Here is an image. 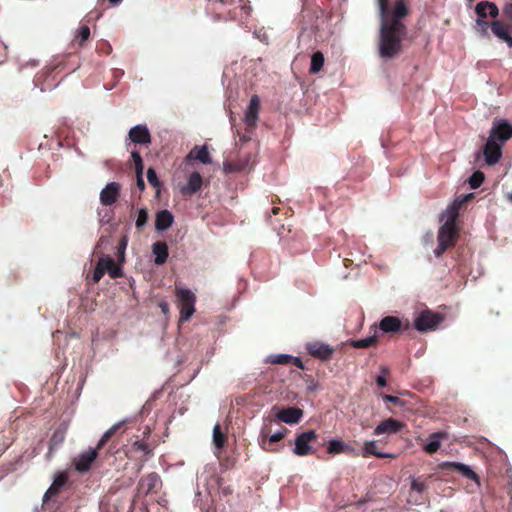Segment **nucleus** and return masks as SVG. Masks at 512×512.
<instances>
[{"instance_id": "42", "label": "nucleus", "mask_w": 512, "mask_h": 512, "mask_svg": "<svg viewBox=\"0 0 512 512\" xmlns=\"http://www.w3.org/2000/svg\"><path fill=\"white\" fill-rule=\"evenodd\" d=\"M147 221H148L147 210L145 208H142V209L139 210L138 216H137V219H136V227H137V229L141 230L146 225Z\"/></svg>"}, {"instance_id": "5", "label": "nucleus", "mask_w": 512, "mask_h": 512, "mask_svg": "<svg viewBox=\"0 0 512 512\" xmlns=\"http://www.w3.org/2000/svg\"><path fill=\"white\" fill-rule=\"evenodd\" d=\"M288 433L286 427H282L279 431L271 434V429L267 425L262 427L259 435V445L267 452H277L278 450L272 446L273 443L281 441Z\"/></svg>"}, {"instance_id": "11", "label": "nucleus", "mask_w": 512, "mask_h": 512, "mask_svg": "<svg viewBox=\"0 0 512 512\" xmlns=\"http://www.w3.org/2000/svg\"><path fill=\"white\" fill-rule=\"evenodd\" d=\"M483 155L487 165L492 166L499 162L502 157V145L490 138L483 147Z\"/></svg>"}, {"instance_id": "9", "label": "nucleus", "mask_w": 512, "mask_h": 512, "mask_svg": "<svg viewBox=\"0 0 512 512\" xmlns=\"http://www.w3.org/2000/svg\"><path fill=\"white\" fill-rule=\"evenodd\" d=\"M260 110V99L257 95H253L250 99L248 108L245 112V124L246 131L248 133H252L256 127V123L258 121V114Z\"/></svg>"}, {"instance_id": "12", "label": "nucleus", "mask_w": 512, "mask_h": 512, "mask_svg": "<svg viewBox=\"0 0 512 512\" xmlns=\"http://www.w3.org/2000/svg\"><path fill=\"white\" fill-rule=\"evenodd\" d=\"M306 349L312 357L322 361L330 360L335 351L330 345L318 341L308 343Z\"/></svg>"}, {"instance_id": "8", "label": "nucleus", "mask_w": 512, "mask_h": 512, "mask_svg": "<svg viewBox=\"0 0 512 512\" xmlns=\"http://www.w3.org/2000/svg\"><path fill=\"white\" fill-rule=\"evenodd\" d=\"M439 469L442 471H457L464 478L472 480L478 485L480 484L479 476L468 465L458 462H443L439 464Z\"/></svg>"}, {"instance_id": "40", "label": "nucleus", "mask_w": 512, "mask_h": 512, "mask_svg": "<svg viewBox=\"0 0 512 512\" xmlns=\"http://www.w3.org/2000/svg\"><path fill=\"white\" fill-rule=\"evenodd\" d=\"M127 244H128V239L126 236H123L118 242L117 258H118L119 262L124 261L125 250H126Z\"/></svg>"}, {"instance_id": "32", "label": "nucleus", "mask_w": 512, "mask_h": 512, "mask_svg": "<svg viewBox=\"0 0 512 512\" xmlns=\"http://www.w3.org/2000/svg\"><path fill=\"white\" fill-rule=\"evenodd\" d=\"M187 159L198 160L203 164H210L212 161L206 146H195L187 155Z\"/></svg>"}, {"instance_id": "14", "label": "nucleus", "mask_w": 512, "mask_h": 512, "mask_svg": "<svg viewBox=\"0 0 512 512\" xmlns=\"http://www.w3.org/2000/svg\"><path fill=\"white\" fill-rule=\"evenodd\" d=\"M120 195V184L117 182L108 183L100 192V202L104 206L113 205Z\"/></svg>"}, {"instance_id": "39", "label": "nucleus", "mask_w": 512, "mask_h": 512, "mask_svg": "<svg viewBox=\"0 0 512 512\" xmlns=\"http://www.w3.org/2000/svg\"><path fill=\"white\" fill-rule=\"evenodd\" d=\"M485 179V175L481 171L474 172L468 179V183L472 189L480 187Z\"/></svg>"}, {"instance_id": "16", "label": "nucleus", "mask_w": 512, "mask_h": 512, "mask_svg": "<svg viewBox=\"0 0 512 512\" xmlns=\"http://www.w3.org/2000/svg\"><path fill=\"white\" fill-rule=\"evenodd\" d=\"M448 438L449 434L445 431L432 433L428 436L427 443L424 445L423 449L426 453L432 455L440 449L441 442Z\"/></svg>"}, {"instance_id": "18", "label": "nucleus", "mask_w": 512, "mask_h": 512, "mask_svg": "<svg viewBox=\"0 0 512 512\" xmlns=\"http://www.w3.org/2000/svg\"><path fill=\"white\" fill-rule=\"evenodd\" d=\"M129 138L136 144H149L151 135L146 125H136L129 131Z\"/></svg>"}, {"instance_id": "24", "label": "nucleus", "mask_w": 512, "mask_h": 512, "mask_svg": "<svg viewBox=\"0 0 512 512\" xmlns=\"http://www.w3.org/2000/svg\"><path fill=\"white\" fill-rule=\"evenodd\" d=\"M362 457L367 458L369 456H375L377 458H396L395 454L383 453L377 450V442L375 440L366 441L362 448Z\"/></svg>"}, {"instance_id": "47", "label": "nucleus", "mask_w": 512, "mask_h": 512, "mask_svg": "<svg viewBox=\"0 0 512 512\" xmlns=\"http://www.w3.org/2000/svg\"><path fill=\"white\" fill-rule=\"evenodd\" d=\"M290 364H292V365H294V366H296V367H298V368H300L302 370L305 369V366H304L302 360L299 357L292 356Z\"/></svg>"}, {"instance_id": "30", "label": "nucleus", "mask_w": 512, "mask_h": 512, "mask_svg": "<svg viewBox=\"0 0 512 512\" xmlns=\"http://www.w3.org/2000/svg\"><path fill=\"white\" fill-rule=\"evenodd\" d=\"M66 429L58 427L53 432L50 441H49V449L47 456L51 457L54 453V450L61 446L65 440Z\"/></svg>"}, {"instance_id": "13", "label": "nucleus", "mask_w": 512, "mask_h": 512, "mask_svg": "<svg viewBox=\"0 0 512 512\" xmlns=\"http://www.w3.org/2000/svg\"><path fill=\"white\" fill-rule=\"evenodd\" d=\"M512 137V125L506 121H503L497 125H494L490 131L489 137L490 139L501 143H505Z\"/></svg>"}, {"instance_id": "20", "label": "nucleus", "mask_w": 512, "mask_h": 512, "mask_svg": "<svg viewBox=\"0 0 512 512\" xmlns=\"http://www.w3.org/2000/svg\"><path fill=\"white\" fill-rule=\"evenodd\" d=\"M102 267L105 272L109 274V276L113 279L120 278L123 276L122 268L119 264H116L115 261L108 255H102L99 258Z\"/></svg>"}, {"instance_id": "35", "label": "nucleus", "mask_w": 512, "mask_h": 512, "mask_svg": "<svg viewBox=\"0 0 512 512\" xmlns=\"http://www.w3.org/2000/svg\"><path fill=\"white\" fill-rule=\"evenodd\" d=\"M325 58L321 51H316L311 56V63L309 72L311 74H316L321 71L324 66Z\"/></svg>"}, {"instance_id": "25", "label": "nucleus", "mask_w": 512, "mask_h": 512, "mask_svg": "<svg viewBox=\"0 0 512 512\" xmlns=\"http://www.w3.org/2000/svg\"><path fill=\"white\" fill-rule=\"evenodd\" d=\"M202 176L198 172H193L189 178L187 184L181 189L184 195H193L198 192L202 187Z\"/></svg>"}, {"instance_id": "21", "label": "nucleus", "mask_w": 512, "mask_h": 512, "mask_svg": "<svg viewBox=\"0 0 512 512\" xmlns=\"http://www.w3.org/2000/svg\"><path fill=\"white\" fill-rule=\"evenodd\" d=\"M383 333H397L402 330V321L396 316H385L379 323Z\"/></svg>"}, {"instance_id": "34", "label": "nucleus", "mask_w": 512, "mask_h": 512, "mask_svg": "<svg viewBox=\"0 0 512 512\" xmlns=\"http://www.w3.org/2000/svg\"><path fill=\"white\" fill-rule=\"evenodd\" d=\"M378 343L377 331H375L374 335L367 337L365 339L351 340L350 346L357 349L368 348L371 346H376Z\"/></svg>"}, {"instance_id": "23", "label": "nucleus", "mask_w": 512, "mask_h": 512, "mask_svg": "<svg viewBox=\"0 0 512 512\" xmlns=\"http://www.w3.org/2000/svg\"><path fill=\"white\" fill-rule=\"evenodd\" d=\"M129 453L140 461H146L152 453L150 446L142 441L136 440L130 447Z\"/></svg>"}, {"instance_id": "45", "label": "nucleus", "mask_w": 512, "mask_h": 512, "mask_svg": "<svg viewBox=\"0 0 512 512\" xmlns=\"http://www.w3.org/2000/svg\"><path fill=\"white\" fill-rule=\"evenodd\" d=\"M476 24H477V26H478V27H480V28L482 29V31H483L485 34H487V29H488V27H489V26L491 27V24H490L488 21H486V19H485V18H480V17H478V18L476 19Z\"/></svg>"}, {"instance_id": "28", "label": "nucleus", "mask_w": 512, "mask_h": 512, "mask_svg": "<svg viewBox=\"0 0 512 512\" xmlns=\"http://www.w3.org/2000/svg\"><path fill=\"white\" fill-rule=\"evenodd\" d=\"M491 30L496 37L507 43L509 47H512V37L502 22L498 20L491 22Z\"/></svg>"}, {"instance_id": "3", "label": "nucleus", "mask_w": 512, "mask_h": 512, "mask_svg": "<svg viewBox=\"0 0 512 512\" xmlns=\"http://www.w3.org/2000/svg\"><path fill=\"white\" fill-rule=\"evenodd\" d=\"M123 426L122 422H118L114 424L111 428H109L98 441L95 448H89L87 451L80 453L73 459V466L75 470L79 473L88 472L94 461L98 456V451L101 450L107 442L112 438L113 435Z\"/></svg>"}, {"instance_id": "37", "label": "nucleus", "mask_w": 512, "mask_h": 512, "mask_svg": "<svg viewBox=\"0 0 512 512\" xmlns=\"http://www.w3.org/2000/svg\"><path fill=\"white\" fill-rule=\"evenodd\" d=\"M291 359H292L291 355L276 354V355H270L267 358V362L271 363V364L287 365V364H290Z\"/></svg>"}, {"instance_id": "46", "label": "nucleus", "mask_w": 512, "mask_h": 512, "mask_svg": "<svg viewBox=\"0 0 512 512\" xmlns=\"http://www.w3.org/2000/svg\"><path fill=\"white\" fill-rule=\"evenodd\" d=\"M383 400L385 402L393 403L394 405H402L403 404V401L399 397L393 396V395H384Z\"/></svg>"}, {"instance_id": "10", "label": "nucleus", "mask_w": 512, "mask_h": 512, "mask_svg": "<svg viewBox=\"0 0 512 512\" xmlns=\"http://www.w3.org/2000/svg\"><path fill=\"white\" fill-rule=\"evenodd\" d=\"M251 14L252 7L249 0H238L237 5L229 10L230 19L241 24L246 23L250 19Z\"/></svg>"}, {"instance_id": "54", "label": "nucleus", "mask_w": 512, "mask_h": 512, "mask_svg": "<svg viewBox=\"0 0 512 512\" xmlns=\"http://www.w3.org/2000/svg\"><path fill=\"white\" fill-rule=\"evenodd\" d=\"M272 213H273L274 215H277V214L279 213V208H278V207H273V208H272Z\"/></svg>"}, {"instance_id": "4", "label": "nucleus", "mask_w": 512, "mask_h": 512, "mask_svg": "<svg viewBox=\"0 0 512 512\" xmlns=\"http://www.w3.org/2000/svg\"><path fill=\"white\" fill-rule=\"evenodd\" d=\"M175 295L179 302L180 318L182 321H187L195 312V294L185 288H176Z\"/></svg>"}, {"instance_id": "51", "label": "nucleus", "mask_w": 512, "mask_h": 512, "mask_svg": "<svg viewBox=\"0 0 512 512\" xmlns=\"http://www.w3.org/2000/svg\"><path fill=\"white\" fill-rule=\"evenodd\" d=\"M506 199H507L510 203H512V191H511V192H508V193L506 194Z\"/></svg>"}, {"instance_id": "36", "label": "nucleus", "mask_w": 512, "mask_h": 512, "mask_svg": "<svg viewBox=\"0 0 512 512\" xmlns=\"http://www.w3.org/2000/svg\"><path fill=\"white\" fill-rule=\"evenodd\" d=\"M226 435L221 431L219 424H216L213 428V443L217 449H222L226 443Z\"/></svg>"}, {"instance_id": "43", "label": "nucleus", "mask_w": 512, "mask_h": 512, "mask_svg": "<svg viewBox=\"0 0 512 512\" xmlns=\"http://www.w3.org/2000/svg\"><path fill=\"white\" fill-rule=\"evenodd\" d=\"M105 273L106 272H105L104 268L102 267V264L98 260L96 267L94 269L93 275H92V281L94 283H98L102 279V277L104 276Z\"/></svg>"}, {"instance_id": "6", "label": "nucleus", "mask_w": 512, "mask_h": 512, "mask_svg": "<svg viewBox=\"0 0 512 512\" xmlns=\"http://www.w3.org/2000/svg\"><path fill=\"white\" fill-rule=\"evenodd\" d=\"M442 321L443 316L441 314L425 310L417 316L414 326L418 331L426 332L436 329Z\"/></svg>"}, {"instance_id": "48", "label": "nucleus", "mask_w": 512, "mask_h": 512, "mask_svg": "<svg viewBox=\"0 0 512 512\" xmlns=\"http://www.w3.org/2000/svg\"><path fill=\"white\" fill-rule=\"evenodd\" d=\"M142 174L143 173L136 174V176H137V183L136 184H137V187L140 190H144V188H145V182L143 180Z\"/></svg>"}, {"instance_id": "19", "label": "nucleus", "mask_w": 512, "mask_h": 512, "mask_svg": "<svg viewBox=\"0 0 512 512\" xmlns=\"http://www.w3.org/2000/svg\"><path fill=\"white\" fill-rule=\"evenodd\" d=\"M302 416V410L296 407H288L282 409L276 414L277 419L287 424L298 423L301 420Z\"/></svg>"}, {"instance_id": "15", "label": "nucleus", "mask_w": 512, "mask_h": 512, "mask_svg": "<svg viewBox=\"0 0 512 512\" xmlns=\"http://www.w3.org/2000/svg\"><path fill=\"white\" fill-rule=\"evenodd\" d=\"M405 427V424L401 421H398L394 418H388L382 422H380L376 428L374 429V435L381 434H394L399 432L402 428Z\"/></svg>"}, {"instance_id": "2", "label": "nucleus", "mask_w": 512, "mask_h": 512, "mask_svg": "<svg viewBox=\"0 0 512 512\" xmlns=\"http://www.w3.org/2000/svg\"><path fill=\"white\" fill-rule=\"evenodd\" d=\"M474 198L473 193L466 194L462 197H458L448 208H447V219L445 223L439 228L437 241L438 245L434 250V254L437 257L443 255V253L450 247H453L459 237V233L456 227V222L459 216V210L462 206Z\"/></svg>"}, {"instance_id": "7", "label": "nucleus", "mask_w": 512, "mask_h": 512, "mask_svg": "<svg viewBox=\"0 0 512 512\" xmlns=\"http://www.w3.org/2000/svg\"><path fill=\"white\" fill-rule=\"evenodd\" d=\"M316 438L317 434L314 430H308L298 434L294 442L293 453L300 457L313 454L314 449L310 444L312 441L316 440Z\"/></svg>"}, {"instance_id": "52", "label": "nucleus", "mask_w": 512, "mask_h": 512, "mask_svg": "<svg viewBox=\"0 0 512 512\" xmlns=\"http://www.w3.org/2000/svg\"><path fill=\"white\" fill-rule=\"evenodd\" d=\"M504 11H505V13H512V5L506 6Z\"/></svg>"}, {"instance_id": "27", "label": "nucleus", "mask_w": 512, "mask_h": 512, "mask_svg": "<svg viewBox=\"0 0 512 512\" xmlns=\"http://www.w3.org/2000/svg\"><path fill=\"white\" fill-rule=\"evenodd\" d=\"M327 453L335 455L340 453H354V448L342 440L332 439L328 442Z\"/></svg>"}, {"instance_id": "53", "label": "nucleus", "mask_w": 512, "mask_h": 512, "mask_svg": "<svg viewBox=\"0 0 512 512\" xmlns=\"http://www.w3.org/2000/svg\"><path fill=\"white\" fill-rule=\"evenodd\" d=\"M122 0H109V2L112 4V5H117L121 2Z\"/></svg>"}, {"instance_id": "31", "label": "nucleus", "mask_w": 512, "mask_h": 512, "mask_svg": "<svg viewBox=\"0 0 512 512\" xmlns=\"http://www.w3.org/2000/svg\"><path fill=\"white\" fill-rule=\"evenodd\" d=\"M152 252L155 255L154 262L156 265H162L168 258V246L165 242L157 241L152 246Z\"/></svg>"}, {"instance_id": "22", "label": "nucleus", "mask_w": 512, "mask_h": 512, "mask_svg": "<svg viewBox=\"0 0 512 512\" xmlns=\"http://www.w3.org/2000/svg\"><path fill=\"white\" fill-rule=\"evenodd\" d=\"M475 12L480 18L486 19L488 15L492 18H496L499 14V9L493 2L480 1L475 7Z\"/></svg>"}, {"instance_id": "26", "label": "nucleus", "mask_w": 512, "mask_h": 512, "mask_svg": "<svg viewBox=\"0 0 512 512\" xmlns=\"http://www.w3.org/2000/svg\"><path fill=\"white\" fill-rule=\"evenodd\" d=\"M174 221L172 213L168 210H161L156 214L155 228L158 231L167 230Z\"/></svg>"}, {"instance_id": "44", "label": "nucleus", "mask_w": 512, "mask_h": 512, "mask_svg": "<svg viewBox=\"0 0 512 512\" xmlns=\"http://www.w3.org/2000/svg\"><path fill=\"white\" fill-rule=\"evenodd\" d=\"M147 180L153 187H158L160 185L156 171L153 168H149L147 170Z\"/></svg>"}, {"instance_id": "55", "label": "nucleus", "mask_w": 512, "mask_h": 512, "mask_svg": "<svg viewBox=\"0 0 512 512\" xmlns=\"http://www.w3.org/2000/svg\"><path fill=\"white\" fill-rule=\"evenodd\" d=\"M241 140H243V141H248V140H249V137H246L245 135H243V136L241 137Z\"/></svg>"}, {"instance_id": "33", "label": "nucleus", "mask_w": 512, "mask_h": 512, "mask_svg": "<svg viewBox=\"0 0 512 512\" xmlns=\"http://www.w3.org/2000/svg\"><path fill=\"white\" fill-rule=\"evenodd\" d=\"M426 490H427V484L425 482L419 481L418 479H413L411 482V492L409 495L408 502L413 503V504L421 503L422 498L416 497L414 500H412V498H413L412 492H416L417 494L421 495Z\"/></svg>"}, {"instance_id": "41", "label": "nucleus", "mask_w": 512, "mask_h": 512, "mask_svg": "<svg viewBox=\"0 0 512 512\" xmlns=\"http://www.w3.org/2000/svg\"><path fill=\"white\" fill-rule=\"evenodd\" d=\"M131 157L134 162L136 174L143 173L144 166L140 153L138 151H132Z\"/></svg>"}, {"instance_id": "38", "label": "nucleus", "mask_w": 512, "mask_h": 512, "mask_svg": "<svg viewBox=\"0 0 512 512\" xmlns=\"http://www.w3.org/2000/svg\"><path fill=\"white\" fill-rule=\"evenodd\" d=\"M90 37V28L86 25L81 26L79 28L78 34L74 38L73 42L77 43L79 46H82L85 41H87Z\"/></svg>"}, {"instance_id": "17", "label": "nucleus", "mask_w": 512, "mask_h": 512, "mask_svg": "<svg viewBox=\"0 0 512 512\" xmlns=\"http://www.w3.org/2000/svg\"><path fill=\"white\" fill-rule=\"evenodd\" d=\"M68 481V474L67 472H59L56 474L53 483L51 486L47 489V491L44 494L43 501L46 502L47 500L51 499L52 497L56 496L61 488L67 483Z\"/></svg>"}, {"instance_id": "50", "label": "nucleus", "mask_w": 512, "mask_h": 512, "mask_svg": "<svg viewBox=\"0 0 512 512\" xmlns=\"http://www.w3.org/2000/svg\"><path fill=\"white\" fill-rule=\"evenodd\" d=\"M159 307L161 308V311L164 313V314H167L169 312V305L167 302H161L159 304Z\"/></svg>"}, {"instance_id": "49", "label": "nucleus", "mask_w": 512, "mask_h": 512, "mask_svg": "<svg viewBox=\"0 0 512 512\" xmlns=\"http://www.w3.org/2000/svg\"><path fill=\"white\" fill-rule=\"evenodd\" d=\"M376 383L379 387H385L387 385L386 378L382 375L377 376Z\"/></svg>"}, {"instance_id": "1", "label": "nucleus", "mask_w": 512, "mask_h": 512, "mask_svg": "<svg viewBox=\"0 0 512 512\" xmlns=\"http://www.w3.org/2000/svg\"><path fill=\"white\" fill-rule=\"evenodd\" d=\"M381 26L379 56L385 60L397 57L402 52V42L407 36V27L402 19L409 14L405 0H396L391 8L389 0H378Z\"/></svg>"}, {"instance_id": "29", "label": "nucleus", "mask_w": 512, "mask_h": 512, "mask_svg": "<svg viewBox=\"0 0 512 512\" xmlns=\"http://www.w3.org/2000/svg\"><path fill=\"white\" fill-rule=\"evenodd\" d=\"M160 482V478L157 473H150L143 476L139 481V487L146 494L154 491Z\"/></svg>"}]
</instances>
